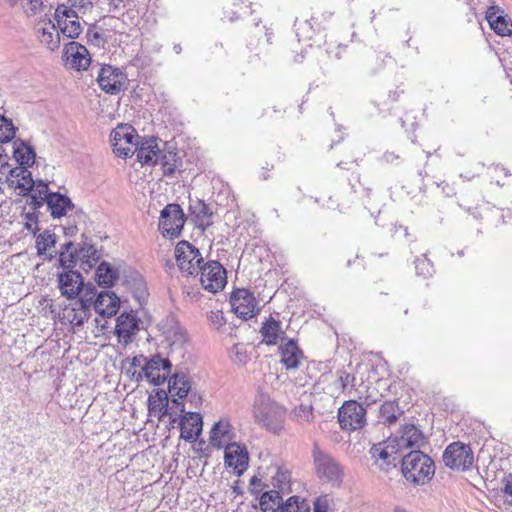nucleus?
Here are the masks:
<instances>
[{
  "instance_id": "f257e3e1",
  "label": "nucleus",
  "mask_w": 512,
  "mask_h": 512,
  "mask_svg": "<svg viewBox=\"0 0 512 512\" xmlns=\"http://www.w3.org/2000/svg\"><path fill=\"white\" fill-rule=\"evenodd\" d=\"M403 477L415 486L427 484L435 475L432 458L420 450H412L401 461Z\"/></svg>"
},
{
  "instance_id": "f03ea898",
  "label": "nucleus",
  "mask_w": 512,
  "mask_h": 512,
  "mask_svg": "<svg viewBox=\"0 0 512 512\" xmlns=\"http://www.w3.org/2000/svg\"><path fill=\"white\" fill-rule=\"evenodd\" d=\"M253 414L256 422L268 431L278 434L283 429L286 410L268 395L259 393L256 396Z\"/></svg>"
},
{
  "instance_id": "7ed1b4c3",
  "label": "nucleus",
  "mask_w": 512,
  "mask_h": 512,
  "mask_svg": "<svg viewBox=\"0 0 512 512\" xmlns=\"http://www.w3.org/2000/svg\"><path fill=\"white\" fill-rule=\"evenodd\" d=\"M312 458L317 477L333 486H340L343 479V468L328 452L314 444Z\"/></svg>"
},
{
  "instance_id": "20e7f679",
  "label": "nucleus",
  "mask_w": 512,
  "mask_h": 512,
  "mask_svg": "<svg viewBox=\"0 0 512 512\" xmlns=\"http://www.w3.org/2000/svg\"><path fill=\"white\" fill-rule=\"evenodd\" d=\"M135 153L137 154L138 161L143 165H155L160 162L165 176L173 175L176 170L175 164L169 162L174 155L171 153L161 155L157 140L153 137L142 139L138 143Z\"/></svg>"
},
{
  "instance_id": "39448f33",
  "label": "nucleus",
  "mask_w": 512,
  "mask_h": 512,
  "mask_svg": "<svg viewBox=\"0 0 512 512\" xmlns=\"http://www.w3.org/2000/svg\"><path fill=\"white\" fill-rule=\"evenodd\" d=\"M446 467L453 471L465 472L472 468L474 454L470 445L460 441L450 443L442 455Z\"/></svg>"
},
{
  "instance_id": "423d86ee",
  "label": "nucleus",
  "mask_w": 512,
  "mask_h": 512,
  "mask_svg": "<svg viewBox=\"0 0 512 512\" xmlns=\"http://www.w3.org/2000/svg\"><path fill=\"white\" fill-rule=\"evenodd\" d=\"M186 218L179 204H167L160 212L158 228L163 237L175 239L180 236Z\"/></svg>"
},
{
  "instance_id": "0eeeda50",
  "label": "nucleus",
  "mask_w": 512,
  "mask_h": 512,
  "mask_svg": "<svg viewBox=\"0 0 512 512\" xmlns=\"http://www.w3.org/2000/svg\"><path fill=\"white\" fill-rule=\"evenodd\" d=\"M138 135L130 125H119L111 132L113 152L121 158L132 156L138 146Z\"/></svg>"
},
{
  "instance_id": "6e6552de",
  "label": "nucleus",
  "mask_w": 512,
  "mask_h": 512,
  "mask_svg": "<svg viewBox=\"0 0 512 512\" xmlns=\"http://www.w3.org/2000/svg\"><path fill=\"white\" fill-rule=\"evenodd\" d=\"M175 258L180 270L188 275L198 274L205 263L199 249L185 240L177 243Z\"/></svg>"
},
{
  "instance_id": "1a4fd4ad",
  "label": "nucleus",
  "mask_w": 512,
  "mask_h": 512,
  "mask_svg": "<svg viewBox=\"0 0 512 512\" xmlns=\"http://www.w3.org/2000/svg\"><path fill=\"white\" fill-rule=\"evenodd\" d=\"M389 443H393L399 453L406 449L419 450L425 443L424 434L414 424L402 425L394 434L389 437Z\"/></svg>"
},
{
  "instance_id": "9d476101",
  "label": "nucleus",
  "mask_w": 512,
  "mask_h": 512,
  "mask_svg": "<svg viewBox=\"0 0 512 512\" xmlns=\"http://www.w3.org/2000/svg\"><path fill=\"white\" fill-rule=\"evenodd\" d=\"M338 421L344 430H358L366 424V408L355 400L345 401L338 410Z\"/></svg>"
},
{
  "instance_id": "9b49d317",
  "label": "nucleus",
  "mask_w": 512,
  "mask_h": 512,
  "mask_svg": "<svg viewBox=\"0 0 512 512\" xmlns=\"http://www.w3.org/2000/svg\"><path fill=\"white\" fill-rule=\"evenodd\" d=\"M203 288L211 293L224 289L227 283L225 268L218 261H208L198 271Z\"/></svg>"
},
{
  "instance_id": "f8f14e48",
  "label": "nucleus",
  "mask_w": 512,
  "mask_h": 512,
  "mask_svg": "<svg viewBox=\"0 0 512 512\" xmlns=\"http://www.w3.org/2000/svg\"><path fill=\"white\" fill-rule=\"evenodd\" d=\"M171 368L170 360L160 354L151 356L142 366L145 378L154 386H160L167 381L171 374Z\"/></svg>"
},
{
  "instance_id": "ddd939ff",
  "label": "nucleus",
  "mask_w": 512,
  "mask_h": 512,
  "mask_svg": "<svg viewBox=\"0 0 512 512\" xmlns=\"http://www.w3.org/2000/svg\"><path fill=\"white\" fill-rule=\"evenodd\" d=\"M230 303L234 313L244 320L254 317L257 313L256 299L247 289H236L230 297Z\"/></svg>"
},
{
  "instance_id": "4468645a",
  "label": "nucleus",
  "mask_w": 512,
  "mask_h": 512,
  "mask_svg": "<svg viewBox=\"0 0 512 512\" xmlns=\"http://www.w3.org/2000/svg\"><path fill=\"white\" fill-rule=\"evenodd\" d=\"M92 297L85 293L84 297L78 298L63 309V319L74 326H81L91 315Z\"/></svg>"
},
{
  "instance_id": "2eb2a0df",
  "label": "nucleus",
  "mask_w": 512,
  "mask_h": 512,
  "mask_svg": "<svg viewBox=\"0 0 512 512\" xmlns=\"http://www.w3.org/2000/svg\"><path fill=\"white\" fill-rule=\"evenodd\" d=\"M125 79V75L118 68H114L111 65L100 67L97 75V82L100 88L111 95L121 92Z\"/></svg>"
},
{
  "instance_id": "dca6fc26",
  "label": "nucleus",
  "mask_w": 512,
  "mask_h": 512,
  "mask_svg": "<svg viewBox=\"0 0 512 512\" xmlns=\"http://www.w3.org/2000/svg\"><path fill=\"white\" fill-rule=\"evenodd\" d=\"M139 330V319L133 311L122 312L116 318L115 334L118 342L127 346Z\"/></svg>"
},
{
  "instance_id": "f3484780",
  "label": "nucleus",
  "mask_w": 512,
  "mask_h": 512,
  "mask_svg": "<svg viewBox=\"0 0 512 512\" xmlns=\"http://www.w3.org/2000/svg\"><path fill=\"white\" fill-rule=\"evenodd\" d=\"M63 58L66 66L78 71L86 70L91 61L86 47L75 41H71L64 46Z\"/></svg>"
},
{
  "instance_id": "a211bd4d",
  "label": "nucleus",
  "mask_w": 512,
  "mask_h": 512,
  "mask_svg": "<svg viewBox=\"0 0 512 512\" xmlns=\"http://www.w3.org/2000/svg\"><path fill=\"white\" fill-rule=\"evenodd\" d=\"M248 451L245 446L232 442L226 446L224 463L232 468L237 476H241L248 468Z\"/></svg>"
},
{
  "instance_id": "6ab92c4d",
  "label": "nucleus",
  "mask_w": 512,
  "mask_h": 512,
  "mask_svg": "<svg viewBox=\"0 0 512 512\" xmlns=\"http://www.w3.org/2000/svg\"><path fill=\"white\" fill-rule=\"evenodd\" d=\"M58 283L61 294L68 299L77 297L84 287L81 273L75 270H66L59 273Z\"/></svg>"
},
{
  "instance_id": "aec40b11",
  "label": "nucleus",
  "mask_w": 512,
  "mask_h": 512,
  "mask_svg": "<svg viewBox=\"0 0 512 512\" xmlns=\"http://www.w3.org/2000/svg\"><path fill=\"white\" fill-rule=\"evenodd\" d=\"M7 183L9 187L18 189L19 194L23 196L28 195L29 191L34 187L32 173L28 170V167L24 166L10 169Z\"/></svg>"
},
{
  "instance_id": "412c9836",
  "label": "nucleus",
  "mask_w": 512,
  "mask_h": 512,
  "mask_svg": "<svg viewBox=\"0 0 512 512\" xmlns=\"http://www.w3.org/2000/svg\"><path fill=\"white\" fill-rule=\"evenodd\" d=\"M180 437L187 442H194L202 432V416L197 412H188L180 419Z\"/></svg>"
},
{
  "instance_id": "4be33fe9",
  "label": "nucleus",
  "mask_w": 512,
  "mask_h": 512,
  "mask_svg": "<svg viewBox=\"0 0 512 512\" xmlns=\"http://www.w3.org/2000/svg\"><path fill=\"white\" fill-rule=\"evenodd\" d=\"M148 410L151 416L158 417L161 420L164 416H169L170 423L175 424L176 418L169 412V399L165 390L156 389L154 394L148 397Z\"/></svg>"
},
{
  "instance_id": "5701e85b",
  "label": "nucleus",
  "mask_w": 512,
  "mask_h": 512,
  "mask_svg": "<svg viewBox=\"0 0 512 512\" xmlns=\"http://www.w3.org/2000/svg\"><path fill=\"white\" fill-rule=\"evenodd\" d=\"M89 297L94 298V293L91 292ZM120 299L113 292H100L96 299H92V307L95 311L103 317H112L116 315L119 310Z\"/></svg>"
},
{
  "instance_id": "b1692460",
  "label": "nucleus",
  "mask_w": 512,
  "mask_h": 512,
  "mask_svg": "<svg viewBox=\"0 0 512 512\" xmlns=\"http://www.w3.org/2000/svg\"><path fill=\"white\" fill-rule=\"evenodd\" d=\"M370 453L372 458L375 459V463L379 466L381 470L387 471L391 466H395L394 455L398 454V450L393 445V443H389V438L385 440L383 443H379L374 445Z\"/></svg>"
},
{
  "instance_id": "393cba45",
  "label": "nucleus",
  "mask_w": 512,
  "mask_h": 512,
  "mask_svg": "<svg viewBox=\"0 0 512 512\" xmlns=\"http://www.w3.org/2000/svg\"><path fill=\"white\" fill-rule=\"evenodd\" d=\"M70 6L59 5L55 10V20L61 25L62 18H79V14H86L93 7L91 0H68Z\"/></svg>"
},
{
  "instance_id": "a878e982",
  "label": "nucleus",
  "mask_w": 512,
  "mask_h": 512,
  "mask_svg": "<svg viewBox=\"0 0 512 512\" xmlns=\"http://www.w3.org/2000/svg\"><path fill=\"white\" fill-rule=\"evenodd\" d=\"M234 437L232 426L226 419H221L216 422L210 431V444L216 449L226 450V446Z\"/></svg>"
},
{
  "instance_id": "bb28decb",
  "label": "nucleus",
  "mask_w": 512,
  "mask_h": 512,
  "mask_svg": "<svg viewBox=\"0 0 512 512\" xmlns=\"http://www.w3.org/2000/svg\"><path fill=\"white\" fill-rule=\"evenodd\" d=\"M53 218H60L67 214L68 210L74 209L71 199L59 192L50 193L46 203Z\"/></svg>"
},
{
  "instance_id": "cd10ccee",
  "label": "nucleus",
  "mask_w": 512,
  "mask_h": 512,
  "mask_svg": "<svg viewBox=\"0 0 512 512\" xmlns=\"http://www.w3.org/2000/svg\"><path fill=\"white\" fill-rule=\"evenodd\" d=\"M279 351L281 354L280 362L286 369H295L299 367L303 353L294 340L290 339L286 343L282 344L279 347Z\"/></svg>"
},
{
  "instance_id": "c85d7f7f",
  "label": "nucleus",
  "mask_w": 512,
  "mask_h": 512,
  "mask_svg": "<svg viewBox=\"0 0 512 512\" xmlns=\"http://www.w3.org/2000/svg\"><path fill=\"white\" fill-rule=\"evenodd\" d=\"M189 210L194 217L195 224L198 228L205 230L212 225L213 212L210 207L202 200H196L190 204Z\"/></svg>"
},
{
  "instance_id": "c756f323",
  "label": "nucleus",
  "mask_w": 512,
  "mask_h": 512,
  "mask_svg": "<svg viewBox=\"0 0 512 512\" xmlns=\"http://www.w3.org/2000/svg\"><path fill=\"white\" fill-rule=\"evenodd\" d=\"M495 6H491L486 11L485 18L491 29L500 36H510L512 34V23L503 15H497Z\"/></svg>"
},
{
  "instance_id": "7c9ffc66",
  "label": "nucleus",
  "mask_w": 512,
  "mask_h": 512,
  "mask_svg": "<svg viewBox=\"0 0 512 512\" xmlns=\"http://www.w3.org/2000/svg\"><path fill=\"white\" fill-rule=\"evenodd\" d=\"M167 380L169 393L172 397L177 396L179 399H183L188 396L191 390V383L185 373H175L169 376Z\"/></svg>"
},
{
  "instance_id": "2f4dec72",
  "label": "nucleus",
  "mask_w": 512,
  "mask_h": 512,
  "mask_svg": "<svg viewBox=\"0 0 512 512\" xmlns=\"http://www.w3.org/2000/svg\"><path fill=\"white\" fill-rule=\"evenodd\" d=\"M13 155L19 166L29 168L35 163L36 153L34 148L22 140L13 142Z\"/></svg>"
},
{
  "instance_id": "473e14b6",
  "label": "nucleus",
  "mask_w": 512,
  "mask_h": 512,
  "mask_svg": "<svg viewBox=\"0 0 512 512\" xmlns=\"http://www.w3.org/2000/svg\"><path fill=\"white\" fill-rule=\"evenodd\" d=\"M402 414L403 410L396 401H385L379 408L378 421L385 426H390L394 424Z\"/></svg>"
},
{
  "instance_id": "72a5a7b5",
  "label": "nucleus",
  "mask_w": 512,
  "mask_h": 512,
  "mask_svg": "<svg viewBox=\"0 0 512 512\" xmlns=\"http://www.w3.org/2000/svg\"><path fill=\"white\" fill-rule=\"evenodd\" d=\"M260 333L264 343L267 345H276L283 332L281 331L280 322L270 316L262 323Z\"/></svg>"
},
{
  "instance_id": "f704fd0d",
  "label": "nucleus",
  "mask_w": 512,
  "mask_h": 512,
  "mask_svg": "<svg viewBox=\"0 0 512 512\" xmlns=\"http://www.w3.org/2000/svg\"><path fill=\"white\" fill-rule=\"evenodd\" d=\"M95 279L99 286L106 288L111 287L118 279V271L109 263L102 262L96 269Z\"/></svg>"
},
{
  "instance_id": "c9c22d12",
  "label": "nucleus",
  "mask_w": 512,
  "mask_h": 512,
  "mask_svg": "<svg viewBox=\"0 0 512 512\" xmlns=\"http://www.w3.org/2000/svg\"><path fill=\"white\" fill-rule=\"evenodd\" d=\"M78 258H80L79 251L74 247L73 242H67L61 247L59 253V264L64 271L73 270L77 264Z\"/></svg>"
},
{
  "instance_id": "e433bc0d",
  "label": "nucleus",
  "mask_w": 512,
  "mask_h": 512,
  "mask_svg": "<svg viewBox=\"0 0 512 512\" xmlns=\"http://www.w3.org/2000/svg\"><path fill=\"white\" fill-rule=\"evenodd\" d=\"M280 491L272 489L260 495L259 505L262 512H279V505L283 502Z\"/></svg>"
},
{
  "instance_id": "4c0bfd02",
  "label": "nucleus",
  "mask_w": 512,
  "mask_h": 512,
  "mask_svg": "<svg viewBox=\"0 0 512 512\" xmlns=\"http://www.w3.org/2000/svg\"><path fill=\"white\" fill-rule=\"evenodd\" d=\"M164 336L171 346L180 347L187 340L186 331L174 320H171L170 326L164 331Z\"/></svg>"
},
{
  "instance_id": "58836bf2",
  "label": "nucleus",
  "mask_w": 512,
  "mask_h": 512,
  "mask_svg": "<svg viewBox=\"0 0 512 512\" xmlns=\"http://www.w3.org/2000/svg\"><path fill=\"white\" fill-rule=\"evenodd\" d=\"M39 39L48 49L54 51L60 45V32L56 29L55 25L52 24L41 29Z\"/></svg>"
},
{
  "instance_id": "ea45409f",
  "label": "nucleus",
  "mask_w": 512,
  "mask_h": 512,
  "mask_svg": "<svg viewBox=\"0 0 512 512\" xmlns=\"http://www.w3.org/2000/svg\"><path fill=\"white\" fill-rule=\"evenodd\" d=\"M279 512H310V506L299 496H291L279 505Z\"/></svg>"
},
{
  "instance_id": "a19ab883",
  "label": "nucleus",
  "mask_w": 512,
  "mask_h": 512,
  "mask_svg": "<svg viewBox=\"0 0 512 512\" xmlns=\"http://www.w3.org/2000/svg\"><path fill=\"white\" fill-rule=\"evenodd\" d=\"M60 27L61 33L67 38H77L82 32V26L78 18H62Z\"/></svg>"
},
{
  "instance_id": "79ce46f5",
  "label": "nucleus",
  "mask_w": 512,
  "mask_h": 512,
  "mask_svg": "<svg viewBox=\"0 0 512 512\" xmlns=\"http://www.w3.org/2000/svg\"><path fill=\"white\" fill-rule=\"evenodd\" d=\"M79 257L83 269L92 268L98 261L99 255L97 249L92 245H85L79 249Z\"/></svg>"
},
{
  "instance_id": "37998d69",
  "label": "nucleus",
  "mask_w": 512,
  "mask_h": 512,
  "mask_svg": "<svg viewBox=\"0 0 512 512\" xmlns=\"http://www.w3.org/2000/svg\"><path fill=\"white\" fill-rule=\"evenodd\" d=\"M56 243L55 234L45 230L36 237V248L38 255H44L46 251Z\"/></svg>"
},
{
  "instance_id": "c03bdc74",
  "label": "nucleus",
  "mask_w": 512,
  "mask_h": 512,
  "mask_svg": "<svg viewBox=\"0 0 512 512\" xmlns=\"http://www.w3.org/2000/svg\"><path fill=\"white\" fill-rule=\"evenodd\" d=\"M292 417L300 424L311 423L314 419L313 407L311 405L300 404L294 408Z\"/></svg>"
},
{
  "instance_id": "a18cd8bd",
  "label": "nucleus",
  "mask_w": 512,
  "mask_h": 512,
  "mask_svg": "<svg viewBox=\"0 0 512 512\" xmlns=\"http://www.w3.org/2000/svg\"><path fill=\"white\" fill-rule=\"evenodd\" d=\"M337 381L342 392H351L355 387L356 377L354 374L347 372L344 369H340L336 372Z\"/></svg>"
},
{
  "instance_id": "49530a36",
  "label": "nucleus",
  "mask_w": 512,
  "mask_h": 512,
  "mask_svg": "<svg viewBox=\"0 0 512 512\" xmlns=\"http://www.w3.org/2000/svg\"><path fill=\"white\" fill-rule=\"evenodd\" d=\"M16 128L12 121L0 115V142H10L15 136Z\"/></svg>"
},
{
  "instance_id": "de8ad7c7",
  "label": "nucleus",
  "mask_w": 512,
  "mask_h": 512,
  "mask_svg": "<svg viewBox=\"0 0 512 512\" xmlns=\"http://www.w3.org/2000/svg\"><path fill=\"white\" fill-rule=\"evenodd\" d=\"M290 473L281 469L277 470V473L273 477V487L280 493H284L290 489Z\"/></svg>"
},
{
  "instance_id": "09e8293b",
  "label": "nucleus",
  "mask_w": 512,
  "mask_h": 512,
  "mask_svg": "<svg viewBox=\"0 0 512 512\" xmlns=\"http://www.w3.org/2000/svg\"><path fill=\"white\" fill-rule=\"evenodd\" d=\"M416 274L427 278L434 273V267L432 262L423 255L415 260Z\"/></svg>"
},
{
  "instance_id": "8fccbe9b",
  "label": "nucleus",
  "mask_w": 512,
  "mask_h": 512,
  "mask_svg": "<svg viewBox=\"0 0 512 512\" xmlns=\"http://www.w3.org/2000/svg\"><path fill=\"white\" fill-rule=\"evenodd\" d=\"M503 488H502V493L504 494L505 497H511V500H508L507 498H505L503 500V504L506 506V505H509V507L511 509H509L508 507H505V510L506 512H512V473L508 474L506 477H504L503 479Z\"/></svg>"
},
{
  "instance_id": "3c124183",
  "label": "nucleus",
  "mask_w": 512,
  "mask_h": 512,
  "mask_svg": "<svg viewBox=\"0 0 512 512\" xmlns=\"http://www.w3.org/2000/svg\"><path fill=\"white\" fill-rule=\"evenodd\" d=\"M230 358L235 363L245 364L248 361V355L245 348L242 345H234L230 349Z\"/></svg>"
},
{
  "instance_id": "603ef678",
  "label": "nucleus",
  "mask_w": 512,
  "mask_h": 512,
  "mask_svg": "<svg viewBox=\"0 0 512 512\" xmlns=\"http://www.w3.org/2000/svg\"><path fill=\"white\" fill-rule=\"evenodd\" d=\"M50 193L48 191V185L42 181H39L38 183L34 182V187L32 190L29 191L28 194H32L34 196H40L43 200L47 202L48 196H50Z\"/></svg>"
},
{
  "instance_id": "864d4df0",
  "label": "nucleus",
  "mask_w": 512,
  "mask_h": 512,
  "mask_svg": "<svg viewBox=\"0 0 512 512\" xmlns=\"http://www.w3.org/2000/svg\"><path fill=\"white\" fill-rule=\"evenodd\" d=\"M26 222H25V228L32 232L33 234H36V231L38 230V215L36 212H28L24 216Z\"/></svg>"
},
{
  "instance_id": "5fc2aeb1",
  "label": "nucleus",
  "mask_w": 512,
  "mask_h": 512,
  "mask_svg": "<svg viewBox=\"0 0 512 512\" xmlns=\"http://www.w3.org/2000/svg\"><path fill=\"white\" fill-rule=\"evenodd\" d=\"M135 297L141 303L146 297V283L141 276L135 278Z\"/></svg>"
},
{
  "instance_id": "6e6d98bb",
  "label": "nucleus",
  "mask_w": 512,
  "mask_h": 512,
  "mask_svg": "<svg viewBox=\"0 0 512 512\" xmlns=\"http://www.w3.org/2000/svg\"><path fill=\"white\" fill-rule=\"evenodd\" d=\"M330 498L328 495H321L314 501V512H328Z\"/></svg>"
},
{
  "instance_id": "4d7b16f0",
  "label": "nucleus",
  "mask_w": 512,
  "mask_h": 512,
  "mask_svg": "<svg viewBox=\"0 0 512 512\" xmlns=\"http://www.w3.org/2000/svg\"><path fill=\"white\" fill-rule=\"evenodd\" d=\"M208 317H209L210 322L216 328H220L226 323V320L221 311H211Z\"/></svg>"
},
{
  "instance_id": "13d9d810",
  "label": "nucleus",
  "mask_w": 512,
  "mask_h": 512,
  "mask_svg": "<svg viewBox=\"0 0 512 512\" xmlns=\"http://www.w3.org/2000/svg\"><path fill=\"white\" fill-rule=\"evenodd\" d=\"M185 411V406L183 402L178 399H171V405L169 406V412L173 413V417L176 418V422L178 421V413H183Z\"/></svg>"
},
{
  "instance_id": "bf43d9fd",
  "label": "nucleus",
  "mask_w": 512,
  "mask_h": 512,
  "mask_svg": "<svg viewBox=\"0 0 512 512\" xmlns=\"http://www.w3.org/2000/svg\"><path fill=\"white\" fill-rule=\"evenodd\" d=\"M250 492L252 495L258 496L261 493V490L263 489L264 485L262 484V481L257 476H253L250 479Z\"/></svg>"
},
{
  "instance_id": "052dcab7",
  "label": "nucleus",
  "mask_w": 512,
  "mask_h": 512,
  "mask_svg": "<svg viewBox=\"0 0 512 512\" xmlns=\"http://www.w3.org/2000/svg\"><path fill=\"white\" fill-rule=\"evenodd\" d=\"M27 204L34 210H37L39 209L40 207H42L44 204H46V201L43 200L40 196H34L32 194H30V198L29 200L27 201Z\"/></svg>"
},
{
  "instance_id": "680f3d73",
  "label": "nucleus",
  "mask_w": 512,
  "mask_h": 512,
  "mask_svg": "<svg viewBox=\"0 0 512 512\" xmlns=\"http://www.w3.org/2000/svg\"><path fill=\"white\" fill-rule=\"evenodd\" d=\"M126 374L136 383H140L143 378H145L143 370L138 372L136 369L130 367L126 370Z\"/></svg>"
},
{
  "instance_id": "e2e57ef3",
  "label": "nucleus",
  "mask_w": 512,
  "mask_h": 512,
  "mask_svg": "<svg viewBox=\"0 0 512 512\" xmlns=\"http://www.w3.org/2000/svg\"><path fill=\"white\" fill-rule=\"evenodd\" d=\"M382 159L386 163L398 164L400 156L394 152L387 151L383 154Z\"/></svg>"
},
{
  "instance_id": "0e129e2a",
  "label": "nucleus",
  "mask_w": 512,
  "mask_h": 512,
  "mask_svg": "<svg viewBox=\"0 0 512 512\" xmlns=\"http://www.w3.org/2000/svg\"><path fill=\"white\" fill-rule=\"evenodd\" d=\"M148 358L144 355H137L131 359L130 368L142 367Z\"/></svg>"
},
{
  "instance_id": "69168bd1",
  "label": "nucleus",
  "mask_w": 512,
  "mask_h": 512,
  "mask_svg": "<svg viewBox=\"0 0 512 512\" xmlns=\"http://www.w3.org/2000/svg\"><path fill=\"white\" fill-rule=\"evenodd\" d=\"M248 13V6H244V7H240V10L239 11H236V12H233V15H226L225 14V17H228L229 18V21H234L235 19L241 17L242 15L244 14H247Z\"/></svg>"
},
{
  "instance_id": "338daca9",
  "label": "nucleus",
  "mask_w": 512,
  "mask_h": 512,
  "mask_svg": "<svg viewBox=\"0 0 512 512\" xmlns=\"http://www.w3.org/2000/svg\"><path fill=\"white\" fill-rule=\"evenodd\" d=\"M398 231H402L405 237L409 236L408 228L403 225H395L394 226V234H396Z\"/></svg>"
},
{
  "instance_id": "774afa93",
  "label": "nucleus",
  "mask_w": 512,
  "mask_h": 512,
  "mask_svg": "<svg viewBox=\"0 0 512 512\" xmlns=\"http://www.w3.org/2000/svg\"><path fill=\"white\" fill-rule=\"evenodd\" d=\"M394 512H409V511H407L403 507L397 506L394 508Z\"/></svg>"
}]
</instances>
